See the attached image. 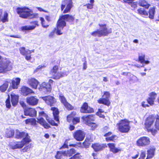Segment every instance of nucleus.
<instances>
[{
	"label": "nucleus",
	"instance_id": "69168bd1",
	"mask_svg": "<svg viewBox=\"0 0 159 159\" xmlns=\"http://www.w3.org/2000/svg\"><path fill=\"white\" fill-rule=\"evenodd\" d=\"M75 129V127L74 125H70L69 127V129L71 131H73Z\"/></svg>",
	"mask_w": 159,
	"mask_h": 159
},
{
	"label": "nucleus",
	"instance_id": "ddd939ff",
	"mask_svg": "<svg viewBox=\"0 0 159 159\" xmlns=\"http://www.w3.org/2000/svg\"><path fill=\"white\" fill-rule=\"evenodd\" d=\"M85 133L83 130L78 129L75 131L72 134V135L77 141H82L85 137Z\"/></svg>",
	"mask_w": 159,
	"mask_h": 159
},
{
	"label": "nucleus",
	"instance_id": "423d86ee",
	"mask_svg": "<svg viewBox=\"0 0 159 159\" xmlns=\"http://www.w3.org/2000/svg\"><path fill=\"white\" fill-rule=\"evenodd\" d=\"M73 6V0H62L61 6V11L65 14L70 11L71 8Z\"/></svg>",
	"mask_w": 159,
	"mask_h": 159
},
{
	"label": "nucleus",
	"instance_id": "c03bdc74",
	"mask_svg": "<svg viewBox=\"0 0 159 159\" xmlns=\"http://www.w3.org/2000/svg\"><path fill=\"white\" fill-rule=\"evenodd\" d=\"M90 128V129L92 131L95 130L98 127V125L94 122H91L87 125Z\"/></svg>",
	"mask_w": 159,
	"mask_h": 159
},
{
	"label": "nucleus",
	"instance_id": "603ef678",
	"mask_svg": "<svg viewBox=\"0 0 159 159\" xmlns=\"http://www.w3.org/2000/svg\"><path fill=\"white\" fill-rule=\"evenodd\" d=\"M39 117H45L46 119L48 117V116L44 111H41L39 112Z\"/></svg>",
	"mask_w": 159,
	"mask_h": 159
},
{
	"label": "nucleus",
	"instance_id": "f257e3e1",
	"mask_svg": "<svg viewBox=\"0 0 159 159\" xmlns=\"http://www.w3.org/2000/svg\"><path fill=\"white\" fill-rule=\"evenodd\" d=\"M75 17L71 15L65 14L60 16L57 22L56 28L49 33V37L50 38L53 37L55 32L57 35L62 34L63 32L62 30H63L64 28L66 26V22L72 24L73 23Z\"/></svg>",
	"mask_w": 159,
	"mask_h": 159
},
{
	"label": "nucleus",
	"instance_id": "e433bc0d",
	"mask_svg": "<svg viewBox=\"0 0 159 159\" xmlns=\"http://www.w3.org/2000/svg\"><path fill=\"white\" fill-rule=\"evenodd\" d=\"M10 81L7 80L4 81L3 84L0 85V91L2 93H4L7 89Z\"/></svg>",
	"mask_w": 159,
	"mask_h": 159
},
{
	"label": "nucleus",
	"instance_id": "680f3d73",
	"mask_svg": "<svg viewBox=\"0 0 159 159\" xmlns=\"http://www.w3.org/2000/svg\"><path fill=\"white\" fill-rule=\"evenodd\" d=\"M32 120V118H30L26 119L25 120V124L26 125L30 124H31V121Z\"/></svg>",
	"mask_w": 159,
	"mask_h": 159
},
{
	"label": "nucleus",
	"instance_id": "c9c22d12",
	"mask_svg": "<svg viewBox=\"0 0 159 159\" xmlns=\"http://www.w3.org/2000/svg\"><path fill=\"white\" fill-rule=\"evenodd\" d=\"M138 4L139 6L146 9H148L151 6V4L147 0H139Z\"/></svg>",
	"mask_w": 159,
	"mask_h": 159
},
{
	"label": "nucleus",
	"instance_id": "052dcab7",
	"mask_svg": "<svg viewBox=\"0 0 159 159\" xmlns=\"http://www.w3.org/2000/svg\"><path fill=\"white\" fill-rule=\"evenodd\" d=\"M45 67L44 65L43 66H40L39 65L34 70V73H36L39 70H41L42 69Z\"/></svg>",
	"mask_w": 159,
	"mask_h": 159
},
{
	"label": "nucleus",
	"instance_id": "6e6d98bb",
	"mask_svg": "<svg viewBox=\"0 0 159 159\" xmlns=\"http://www.w3.org/2000/svg\"><path fill=\"white\" fill-rule=\"evenodd\" d=\"M31 148V144H29L25 146L22 149V151L24 152H27L28 150Z\"/></svg>",
	"mask_w": 159,
	"mask_h": 159
},
{
	"label": "nucleus",
	"instance_id": "37998d69",
	"mask_svg": "<svg viewBox=\"0 0 159 159\" xmlns=\"http://www.w3.org/2000/svg\"><path fill=\"white\" fill-rule=\"evenodd\" d=\"M91 34L93 37L100 38L102 36L100 30L97 29L92 32Z\"/></svg>",
	"mask_w": 159,
	"mask_h": 159
},
{
	"label": "nucleus",
	"instance_id": "6e6552de",
	"mask_svg": "<svg viewBox=\"0 0 159 159\" xmlns=\"http://www.w3.org/2000/svg\"><path fill=\"white\" fill-rule=\"evenodd\" d=\"M109 129V127L107 126L103 128L102 132L104 133H105L103 135V136L106 137L105 139L107 142H115V140L118 138V137L116 135H112V133L111 131L106 133L108 131Z\"/></svg>",
	"mask_w": 159,
	"mask_h": 159
},
{
	"label": "nucleus",
	"instance_id": "dca6fc26",
	"mask_svg": "<svg viewBox=\"0 0 159 159\" xmlns=\"http://www.w3.org/2000/svg\"><path fill=\"white\" fill-rule=\"evenodd\" d=\"M20 53L21 54L24 56L25 59L28 61L30 60L31 59V53L33 51L30 50L29 49L26 50L24 47L20 48L19 49Z\"/></svg>",
	"mask_w": 159,
	"mask_h": 159
},
{
	"label": "nucleus",
	"instance_id": "72a5a7b5",
	"mask_svg": "<svg viewBox=\"0 0 159 159\" xmlns=\"http://www.w3.org/2000/svg\"><path fill=\"white\" fill-rule=\"evenodd\" d=\"M155 148L153 147H151L147 151V157L146 159H150L153 157L155 155Z\"/></svg>",
	"mask_w": 159,
	"mask_h": 159
},
{
	"label": "nucleus",
	"instance_id": "9b49d317",
	"mask_svg": "<svg viewBox=\"0 0 159 159\" xmlns=\"http://www.w3.org/2000/svg\"><path fill=\"white\" fill-rule=\"evenodd\" d=\"M77 113L74 111H72L66 116V120L68 122L70 123L72 121L73 124L75 125L80 123V118L79 117H75Z\"/></svg>",
	"mask_w": 159,
	"mask_h": 159
},
{
	"label": "nucleus",
	"instance_id": "58836bf2",
	"mask_svg": "<svg viewBox=\"0 0 159 159\" xmlns=\"http://www.w3.org/2000/svg\"><path fill=\"white\" fill-rule=\"evenodd\" d=\"M155 9V7H151L149 9L148 12V17L149 18L152 19H153L154 18L156 11Z\"/></svg>",
	"mask_w": 159,
	"mask_h": 159
},
{
	"label": "nucleus",
	"instance_id": "a211bd4d",
	"mask_svg": "<svg viewBox=\"0 0 159 159\" xmlns=\"http://www.w3.org/2000/svg\"><path fill=\"white\" fill-rule=\"evenodd\" d=\"M98 26L101 28L100 30L102 36H107L112 33L111 28L108 29L106 24H99Z\"/></svg>",
	"mask_w": 159,
	"mask_h": 159
},
{
	"label": "nucleus",
	"instance_id": "6ab92c4d",
	"mask_svg": "<svg viewBox=\"0 0 159 159\" xmlns=\"http://www.w3.org/2000/svg\"><path fill=\"white\" fill-rule=\"evenodd\" d=\"M24 114L25 116L35 117L37 115V111L35 108L30 107L25 108L24 110Z\"/></svg>",
	"mask_w": 159,
	"mask_h": 159
},
{
	"label": "nucleus",
	"instance_id": "473e14b6",
	"mask_svg": "<svg viewBox=\"0 0 159 159\" xmlns=\"http://www.w3.org/2000/svg\"><path fill=\"white\" fill-rule=\"evenodd\" d=\"M3 11L2 9H0V22L2 21L3 23H5L8 21V14L6 11L4 12L3 16L2 17L3 15Z\"/></svg>",
	"mask_w": 159,
	"mask_h": 159
},
{
	"label": "nucleus",
	"instance_id": "c756f323",
	"mask_svg": "<svg viewBox=\"0 0 159 159\" xmlns=\"http://www.w3.org/2000/svg\"><path fill=\"white\" fill-rule=\"evenodd\" d=\"M20 81L19 78L13 79L11 81V87L13 89H16L18 88Z\"/></svg>",
	"mask_w": 159,
	"mask_h": 159
},
{
	"label": "nucleus",
	"instance_id": "de8ad7c7",
	"mask_svg": "<svg viewBox=\"0 0 159 159\" xmlns=\"http://www.w3.org/2000/svg\"><path fill=\"white\" fill-rule=\"evenodd\" d=\"M69 159H80L81 156L79 153H75Z\"/></svg>",
	"mask_w": 159,
	"mask_h": 159
},
{
	"label": "nucleus",
	"instance_id": "7ed1b4c3",
	"mask_svg": "<svg viewBox=\"0 0 159 159\" xmlns=\"http://www.w3.org/2000/svg\"><path fill=\"white\" fill-rule=\"evenodd\" d=\"M60 61L58 60L54 61L52 62L54 63V66L50 70L49 74L52 76L51 78L54 80H59L64 77V73L59 71V69L60 67Z\"/></svg>",
	"mask_w": 159,
	"mask_h": 159
},
{
	"label": "nucleus",
	"instance_id": "13d9d810",
	"mask_svg": "<svg viewBox=\"0 0 159 159\" xmlns=\"http://www.w3.org/2000/svg\"><path fill=\"white\" fill-rule=\"evenodd\" d=\"M146 153L145 151H142L138 159H145Z\"/></svg>",
	"mask_w": 159,
	"mask_h": 159
},
{
	"label": "nucleus",
	"instance_id": "09e8293b",
	"mask_svg": "<svg viewBox=\"0 0 159 159\" xmlns=\"http://www.w3.org/2000/svg\"><path fill=\"white\" fill-rule=\"evenodd\" d=\"M40 20L41 21V23L42 26L44 28H47L49 26V25L45 24V21L43 18L40 17Z\"/></svg>",
	"mask_w": 159,
	"mask_h": 159
},
{
	"label": "nucleus",
	"instance_id": "20e7f679",
	"mask_svg": "<svg viewBox=\"0 0 159 159\" xmlns=\"http://www.w3.org/2000/svg\"><path fill=\"white\" fill-rule=\"evenodd\" d=\"M118 130L121 133H128L130 129L129 121L126 119L121 120L117 124Z\"/></svg>",
	"mask_w": 159,
	"mask_h": 159
},
{
	"label": "nucleus",
	"instance_id": "bf43d9fd",
	"mask_svg": "<svg viewBox=\"0 0 159 159\" xmlns=\"http://www.w3.org/2000/svg\"><path fill=\"white\" fill-rule=\"evenodd\" d=\"M30 125L33 126H36L37 125V121L35 119L32 118Z\"/></svg>",
	"mask_w": 159,
	"mask_h": 159
},
{
	"label": "nucleus",
	"instance_id": "412c9836",
	"mask_svg": "<svg viewBox=\"0 0 159 159\" xmlns=\"http://www.w3.org/2000/svg\"><path fill=\"white\" fill-rule=\"evenodd\" d=\"M81 118L87 125L93 122L95 120V115L93 114H89L86 116H83Z\"/></svg>",
	"mask_w": 159,
	"mask_h": 159
},
{
	"label": "nucleus",
	"instance_id": "9d476101",
	"mask_svg": "<svg viewBox=\"0 0 159 159\" xmlns=\"http://www.w3.org/2000/svg\"><path fill=\"white\" fill-rule=\"evenodd\" d=\"M12 68V64L10 61H6L0 62V73H3L10 71Z\"/></svg>",
	"mask_w": 159,
	"mask_h": 159
},
{
	"label": "nucleus",
	"instance_id": "774afa93",
	"mask_svg": "<svg viewBox=\"0 0 159 159\" xmlns=\"http://www.w3.org/2000/svg\"><path fill=\"white\" fill-rule=\"evenodd\" d=\"M87 68V62L85 61L83 64V69L84 70H86Z\"/></svg>",
	"mask_w": 159,
	"mask_h": 159
},
{
	"label": "nucleus",
	"instance_id": "79ce46f5",
	"mask_svg": "<svg viewBox=\"0 0 159 159\" xmlns=\"http://www.w3.org/2000/svg\"><path fill=\"white\" fill-rule=\"evenodd\" d=\"M145 55L144 54H142L141 56H139L138 57V61L141 63L142 64H148L149 63V61H148L145 60Z\"/></svg>",
	"mask_w": 159,
	"mask_h": 159
},
{
	"label": "nucleus",
	"instance_id": "39448f33",
	"mask_svg": "<svg viewBox=\"0 0 159 159\" xmlns=\"http://www.w3.org/2000/svg\"><path fill=\"white\" fill-rule=\"evenodd\" d=\"M75 153L76 151L74 148H70L67 151H57L54 157L56 159H61L62 158L63 156L70 157Z\"/></svg>",
	"mask_w": 159,
	"mask_h": 159
},
{
	"label": "nucleus",
	"instance_id": "bb28decb",
	"mask_svg": "<svg viewBox=\"0 0 159 159\" xmlns=\"http://www.w3.org/2000/svg\"><path fill=\"white\" fill-rule=\"evenodd\" d=\"M50 110L52 111L54 120L57 122V123H59V111L58 108L56 107H52L50 108Z\"/></svg>",
	"mask_w": 159,
	"mask_h": 159
},
{
	"label": "nucleus",
	"instance_id": "1a4fd4ad",
	"mask_svg": "<svg viewBox=\"0 0 159 159\" xmlns=\"http://www.w3.org/2000/svg\"><path fill=\"white\" fill-rule=\"evenodd\" d=\"M110 96V93L109 92L105 91L102 96V98H100L97 100L98 102L109 107L111 103L109 99Z\"/></svg>",
	"mask_w": 159,
	"mask_h": 159
},
{
	"label": "nucleus",
	"instance_id": "f8f14e48",
	"mask_svg": "<svg viewBox=\"0 0 159 159\" xmlns=\"http://www.w3.org/2000/svg\"><path fill=\"white\" fill-rule=\"evenodd\" d=\"M80 112L84 114H91L94 112V109L89 106L87 102H84L80 108Z\"/></svg>",
	"mask_w": 159,
	"mask_h": 159
},
{
	"label": "nucleus",
	"instance_id": "0e129e2a",
	"mask_svg": "<svg viewBox=\"0 0 159 159\" xmlns=\"http://www.w3.org/2000/svg\"><path fill=\"white\" fill-rule=\"evenodd\" d=\"M37 9L40 11H43L46 13H48V11H47L44 10L40 7H37Z\"/></svg>",
	"mask_w": 159,
	"mask_h": 159
},
{
	"label": "nucleus",
	"instance_id": "2eb2a0df",
	"mask_svg": "<svg viewBox=\"0 0 159 159\" xmlns=\"http://www.w3.org/2000/svg\"><path fill=\"white\" fill-rule=\"evenodd\" d=\"M41 98L47 105L50 107L54 106L57 102V100L55 98L50 95L41 97Z\"/></svg>",
	"mask_w": 159,
	"mask_h": 159
},
{
	"label": "nucleus",
	"instance_id": "338daca9",
	"mask_svg": "<svg viewBox=\"0 0 159 159\" xmlns=\"http://www.w3.org/2000/svg\"><path fill=\"white\" fill-rule=\"evenodd\" d=\"M96 115L99 116L100 118H102L103 119L105 118V116L103 115L101 113H96Z\"/></svg>",
	"mask_w": 159,
	"mask_h": 159
},
{
	"label": "nucleus",
	"instance_id": "5701e85b",
	"mask_svg": "<svg viewBox=\"0 0 159 159\" xmlns=\"http://www.w3.org/2000/svg\"><path fill=\"white\" fill-rule=\"evenodd\" d=\"M39 89L40 91L44 90L46 92L50 93L52 90L51 85L48 83L43 82L40 85Z\"/></svg>",
	"mask_w": 159,
	"mask_h": 159
},
{
	"label": "nucleus",
	"instance_id": "4468645a",
	"mask_svg": "<svg viewBox=\"0 0 159 159\" xmlns=\"http://www.w3.org/2000/svg\"><path fill=\"white\" fill-rule=\"evenodd\" d=\"M59 98L61 103L63 105L67 110L68 111H71L74 110V106L68 102L66 98L64 95H59Z\"/></svg>",
	"mask_w": 159,
	"mask_h": 159
},
{
	"label": "nucleus",
	"instance_id": "5fc2aeb1",
	"mask_svg": "<svg viewBox=\"0 0 159 159\" xmlns=\"http://www.w3.org/2000/svg\"><path fill=\"white\" fill-rule=\"evenodd\" d=\"M149 96V98L155 100L157 96V94L154 92H152L150 93Z\"/></svg>",
	"mask_w": 159,
	"mask_h": 159
},
{
	"label": "nucleus",
	"instance_id": "864d4df0",
	"mask_svg": "<svg viewBox=\"0 0 159 159\" xmlns=\"http://www.w3.org/2000/svg\"><path fill=\"white\" fill-rule=\"evenodd\" d=\"M48 123L51 125L53 126H58V124L57 123H56L52 119L51 120H48L47 119Z\"/></svg>",
	"mask_w": 159,
	"mask_h": 159
},
{
	"label": "nucleus",
	"instance_id": "7c9ffc66",
	"mask_svg": "<svg viewBox=\"0 0 159 159\" xmlns=\"http://www.w3.org/2000/svg\"><path fill=\"white\" fill-rule=\"evenodd\" d=\"M152 118L153 119V123L155 120V122L154 124V126L155 128L159 130V115L158 114L155 116L153 115H151L149 116L147 118H148L149 117Z\"/></svg>",
	"mask_w": 159,
	"mask_h": 159
},
{
	"label": "nucleus",
	"instance_id": "8fccbe9b",
	"mask_svg": "<svg viewBox=\"0 0 159 159\" xmlns=\"http://www.w3.org/2000/svg\"><path fill=\"white\" fill-rule=\"evenodd\" d=\"M5 103L6 107L8 109H10L11 107V104L10 101V97L9 95L8 98L5 101Z\"/></svg>",
	"mask_w": 159,
	"mask_h": 159
},
{
	"label": "nucleus",
	"instance_id": "4c0bfd02",
	"mask_svg": "<svg viewBox=\"0 0 159 159\" xmlns=\"http://www.w3.org/2000/svg\"><path fill=\"white\" fill-rule=\"evenodd\" d=\"M144 8L139 7L137 10V12H136L144 17H148V13Z\"/></svg>",
	"mask_w": 159,
	"mask_h": 159
},
{
	"label": "nucleus",
	"instance_id": "49530a36",
	"mask_svg": "<svg viewBox=\"0 0 159 159\" xmlns=\"http://www.w3.org/2000/svg\"><path fill=\"white\" fill-rule=\"evenodd\" d=\"M30 24L31 25H30V27H31L32 29L31 30H34L36 27L39 26L38 22L37 20L31 21L30 22Z\"/></svg>",
	"mask_w": 159,
	"mask_h": 159
},
{
	"label": "nucleus",
	"instance_id": "f3484780",
	"mask_svg": "<svg viewBox=\"0 0 159 159\" xmlns=\"http://www.w3.org/2000/svg\"><path fill=\"white\" fill-rule=\"evenodd\" d=\"M149 138L143 136L139 138L136 141V144L139 146L143 147L148 146L150 144Z\"/></svg>",
	"mask_w": 159,
	"mask_h": 159
},
{
	"label": "nucleus",
	"instance_id": "cd10ccee",
	"mask_svg": "<svg viewBox=\"0 0 159 159\" xmlns=\"http://www.w3.org/2000/svg\"><path fill=\"white\" fill-rule=\"evenodd\" d=\"M11 102L12 106L16 107L18 104L19 100V96L14 93H12L10 94Z\"/></svg>",
	"mask_w": 159,
	"mask_h": 159
},
{
	"label": "nucleus",
	"instance_id": "4d7b16f0",
	"mask_svg": "<svg viewBox=\"0 0 159 159\" xmlns=\"http://www.w3.org/2000/svg\"><path fill=\"white\" fill-rule=\"evenodd\" d=\"M147 101L148 102V103L150 105H152L154 104V100L151 99V98H148L147 99Z\"/></svg>",
	"mask_w": 159,
	"mask_h": 159
},
{
	"label": "nucleus",
	"instance_id": "a19ab883",
	"mask_svg": "<svg viewBox=\"0 0 159 159\" xmlns=\"http://www.w3.org/2000/svg\"><path fill=\"white\" fill-rule=\"evenodd\" d=\"M15 131L13 129H7L5 134V137L7 138L12 137L14 134Z\"/></svg>",
	"mask_w": 159,
	"mask_h": 159
},
{
	"label": "nucleus",
	"instance_id": "b1692460",
	"mask_svg": "<svg viewBox=\"0 0 159 159\" xmlns=\"http://www.w3.org/2000/svg\"><path fill=\"white\" fill-rule=\"evenodd\" d=\"M28 84L32 89H36L39 82L38 80L34 78H31L28 79Z\"/></svg>",
	"mask_w": 159,
	"mask_h": 159
},
{
	"label": "nucleus",
	"instance_id": "ea45409f",
	"mask_svg": "<svg viewBox=\"0 0 159 159\" xmlns=\"http://www.w3.org/2000/svg\"><path fill=\"white\" fill-rule=\"evenodd\" d=\"M26 134L25 132H20L18 130H16L15 138L18 139H20L23 138L25 135Z\"/></svg>",
	"mask_w": 159,
	"mask_h": 159
},
{
	"label": "nucleus",
	"instance_id": "aec40b11",
	"mask_svg": "<svg viewBox=\"0 0 159 159\" xmlns=\"http://www.w3.org/2000/svg\"><path fill=\"white\" fill-rule=\"evenodd\" d=\"M39 99L35 96H30L26 98V102L30 106H34L36 105L38 103Z\"/></svg>",
	"mask_w": 159,
	"mask_h": 159
},
{
	"label": "nucleus",
	"instance_id": "3c124183",
	"mask_svg": "<svg viewBox=\"0 0 159 159\" xmlns=\"http://www.w3.org/2000/svg\"><path fill=\"white\" fill-rule=\"evenodd\" d=\"M32 27L29 26H22L21 29L22 31H25L26 30H32Z\"/></svg>",
	"mask_w": 159,
	"mask_h": 159
},
{
	"label": "nucleus",
	"instance_id": "a878e982",
	"mask_svg": "<svg viewBox=\"0 0 159 159\" xmlns=\"http://www.w3.org/2000/svg\"><path fill=\"white\" fill-rule=\"evenodd\" d=\"M20 91L21 94L24 96L34 93V91L31 89L25 86H22L20 89Z\"/></svg>",
	"mask_w": 159,
	"mask_h": 159
},
{
	"label": "nucleus",
	"instance_id": "0eeeda50",
	"mask_svg": "<svg viewBox=\"0 0 159 159\" xmlns=\"http://www.w3.org/2000/svg\"><path fill=\"white\" fill-rule=\"evenodd\" d=\"M153 118L149 117L146 118L144 123L145 127L148 132H150L152 134L155 136L157 132L158 129L156 128H150L153 124Z\"/></svg>",
	"mask_w": 159,
	"mask_h": 159
},
{
	"label": "nucleus",
	"instance_id": "393cba45",
	"mask_svg": "<svg viewBox=\"0 0 159 159\" xmlns=\"http://www.w3.org/2000/svg\"><path fill=\"white\" fill-rule=\"evenodd\" d=\"M25 145L22 141H15L13 142V143H11L10 144L9 146L10 148L13 150H15L17 149H21Z\"/></svg>",
	"mask_w": 159,
	"mask_h": 159
},
{
	"label": "nucleus",
	"instance_id": "e2e57ef3",
	"mask_svg": "<svg viewBox=\"0 0 159 159\" xmlns=\"http://www.w3.org/2000/svg\"><path fill=\"white\" fill-rule=\"evenodd\" d=\"M87 7V8L88 9H92L93 7V5L91 4L88 3L86 4L85 5Z\"/></svg>",
	"mask_w": 159,
	"mask_h": 159
},
{
	"label": "nucleus",
	"instance_id": "4be33fe9",
	"mask_svg": "<svg viewBox=\"0 0 159 159\" xmlns=\"http://www.w3.org/2000/svg\"><path fill=\"white\" fill-rule=\"evenodd\" d=\"M91 147L95 152H98L102 151L105 148L107 147L105 144H100L99 143H94L92 144Z\"/></svg>",
	"mask_w": 159,
	"mask_h": 159
},
{
	"label": "nucleus",
	"instance_id": "a18cd8bd",
	"mask_svg": "<svg viewBox=\"0 0 159 159\" xmlns=\"http://www.w3.org/2000/svg\"><path fill=\"white\" fill-rule=\"evenodd\" d=\"M23 138V139L21 141H22L25 145L27 143H28L31 141V140L30 139V137L29 136L28 133H26V135Z\"/></svg>",
	"mask_w": 159,
	"mask_h": 159
},
{
	"label": "nucleus",
	"instance_id": "c85d7f7f",
	"mask_svg": "<svg viewBox=\"0 0 159 159\" xmlns=\"http://www.w3.org/2000/svg\"><path fill=\"white\" fill-rule=\"evenodd\" d=\"M93 141V139L91 136H89L87 137L82 143L83 147L85 148H89L90 146L91 143Z\"/></svg>",
	"mask_w": 159,
	"mask_h": 159
},
{
	"label": "nucleus",
	"instance_id": "f03ea898",
	"mask_svg": "<svg viewBox=\"0 0 159 159\" xmlns=\"http://www.w3.org/2000/svg\"><path fill=\"white\" fill-rule=\"evenodd\" d=\"M17 13L19 16L23 19L30 18L33 19L38 16V13H32L31 10L26 7H17L16 9Z\"/></svg>",
	"mask_w": 159,
	"mask_h": 159
},
{
	"label": "nucleus",
	"instance_id": "f704fd0d",
	"mask_svg": "<svg viewBox=\"0 0 159 159\" xmlns=\"http://www.w3.org/2000/svg\"><path fill=\"white\" fill-rule=\"evenodd\" d=\"M37 123H38L42 125L45 129H48L50 128L49 124L47 123L42 117L37 119Z\"/></svg>",
	"mask_w": 159,
	"mask_h": 159
},
{
	"label": "nucleus",
	"instance_id": "2f4dec72",
	"mask_svg": "<svg viewBox=\"0 0 159 159\" xmlns=\"http://www.w3.org/2000/svg\"><path fill=\"white\" fill-rule=\"evenodd\" d=\"M107 145L110 149V151L114 153H116L122 151L121 148H118L115 147V144L113 143L107 144Z\"/></svg>",
	"mask_w": 159,
	"mask_h": 159
}]
</instances>
